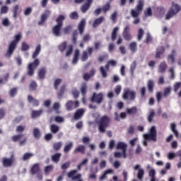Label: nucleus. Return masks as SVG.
Segmentation results:
<instances>
[{"label":"nucleus","mask_w":181,"mask_h":181,"mask_svg":"<svg viewBox=\"0 0 181 181\" xmlns=\"http://www.w3.org/2000/svg\"><path fill=\"white\" fill-rule=\"evenodd\" d=\"M93 0H86V3L81 7V11L83 13H86L90 9Z\"/></svg>","instance_id":"obj_17"},{"label":"nucleus","mask_w":181,"mask_h":181,"mask_svg":"<svg viewBox=\"0 0 181 181\" xmlns=\"http://www.w3.org/2000/svg\"><path fill=\"white\" fill-rule=\"evenodd\" d=\"M90 103H95V104H97L98 105H100V104H103L104 102V93L102 92H100L98 93H93L90 98Z\"/></svg>","instance_id":"obj_5"},{"label":"nucleus","mask_w":181,"mask_h":181,"mask_svg":"<svg viewBox=\"0 0 181 181\" xmlns=\"http://www.w3.org/2000/svg\"><path fill=\"white\" fill-rule=\"evenodd\" d=\"M37 76L40 80H44L46 77V68H41L38 71Z\"/></svg>","instance_id":"obj_27"},{"label":"nucleus","mask_w":181,"mask_h":181,"mask_svg":"<svg viewBox=\"0 0 181 181\" xmlns=\"http://www.w3.org/2000/svg\"><path fill=\"white\" fill-rule=\"evenodd\" d=\"M19 11V5H16L13 7V18H18V11Z\"/></svg>","instance_id":"obj_45"},{"label":"nucleus","mask_w":181,"mask_h":181,"mask_svg":"<svg viewBox=\"0 0 181 181\" xmlns=\"http://www.w3.org/2000/svg\"><path fill=\"white\" fill-rule=\"evenodd\" d=\"M144 0H139L136 6V10L132 9L131 11V15L132 18H138L141 12L144 10Z\"/></svg>","instance_id":"obj_6"},{"label":"nucleus","mask_w":181,"mask_h":181,"mask_svg":"<svg viewBox=\"0 0 181 181\" xmlns=\"http://www.w3.org/2000/svg\"><path fill=\"white\" fill-rule=\"evenodd\" d=\"M64 91H66V85H62L60 87L59 92L57 93L58 98H62V97H63V94H64Z\"/></svg>","instance_id":"obj_41"},{"label":"nucleus","mask_w":181,"mask_h":181,"mask_svg":"<svg viewBox=\"0 0 181 181\" xmlns=\"http://www.w3.org/2000/svg\"><path fill=\"white\" fill-rule=\"evenodd\" d=\"M129 25H126L124 28L122 36L124 39V40L129 41L132 39V35H131V33H129Z\"/></svg>","instance_id":"obj_13"},{"label":"nucleus","mask_w":181,"mask_h":181,"mask_svg":"<svg viewBox=\"0 0 181 181\" xmlns=\"http://www.w3.org/2000/svg\"><path fill=\"white\" fill-rule=\"evenodd\" d=\"M138 112V108L136 107H132L127 109V113L129 115H135Z\"/></svg>","instance_id":"obj_38"},{"label":"nucleus","mask_w":181,"mask_h":181,"mask_svg":"<svg viewBox=\"0 0 181 181\" xmlns=\"http://www.w3.org/2000/svg\"><path fill=\"white\" fill-rule=\"evenodd\" d=\"M170 128H171L172 132H173L176 138H179V132H177V130L176 129V124L171 123Z\"/></svg>","instance_id":"obj_39"},{"label":"nucleus","mask_w":181,"mask_h":181,"mask_svg":"<svg viewBox=\"0 0 181 181\" xmlns=\"http://www.w3.org/2000/svg\"><path fill=\"white\" fill-rule=\"evenodd\" d=\"M166 69H168L166 62H161L158 67V73H165V71H166Z\"/></svg>","instance_id":"obj_33"},{"label":"nucleus","mask_w":181,"mask_h":181,"mask_svg":"<svg viewBox=\"0 0 181 181\" xmlns=\"http://www.w3.org/2000/svg\"><path fill=\"white\" fill-rule=\"evenodd\" d=\"M60 158H62V153H57L52 156V160L55 163H59V161L60 160Z\"/></svg>","instance_id":"obj_34"},{"label":"nucleus","mask_w":181,"mask_h":181,"mask_svg":"<svg viewBox=\"0 0 181 181\" xmlns=\"http://www.w3.org/2000/svg\"><path fill=\"white\" fill-rule=\"evenodd\" d=\"M1 25H3V26H5L6 28H8V26L11 25V22L9 21V19L4 18L1 22Z\"/></svg>","instance_id":"obj_59"},{"label":"nucleus","mask_w":181,"mask_h":181,"mask_svg":"<svg viewBox=\"0 0 181 181\" xmlns=\"http://www.w3.org/2000/svg\"><path fill=\"white\" fill-rule=\"evenodd\" d=\"M128 148V145L122 141H119L117 144L116 149H120L122 152H123V155L125 156V153H127V148Z\"/></svg>","instance_id":"obj_18"},{"label":"nucleus","mask_w":181,"mask_h":181,"mask_svg":"<svg viewBox=\"0 0 181 181\" xmlns=\"http://www.w3.org/2000/svg\"><path fill=\"white\" fill-rule=\"evenodd\" d=\"M60 84H62V79H60V78L56 79L54 83V90H58L59 86H60Z\"/></svg>","instance_id":"obj_55"},{"label":"nucleus","mask_w":181,"mask_h":181,"mask_svg":"<svg viewBox=\"0 0 181 181\" xmlns=\"http://www.w3.org/2000/svg\"><path fill=\"white\" fill-rule=\"evenodd\" d=\"M21 39H22V34L21 33L14 36V40L8 45V49L5 54L6 57H11L13 54V52H15V49H16L18 43L21 42Z\"/></svg>","instance_id":"obj_3"},{"label":"nucleus","mask_w":181,"mask_h":181,"mask_svg":"<svg viewBox=\"0 0 181 181\" xmlns=\"http://www.w3.org/2000/svg\"><path fill=\"white\" fill-rule=\"evenodd\" d=\"M147 88H148V93H150V94H152V93H153V90L155 88V81L153 80L150 79L148 81Z\"/></svg>","instance_id":"obj_22"},{"label":"nucleus","mask_w":181,"mask_h":181,"mask_svg":"<svg viewBox=\"0 0 181 181\" xmlns=\"http://www.w3.org/2000/svg\"><path fill=\"white\" fill-rule=\"evenodd\" d=\"M152 42V35H151V33H147L145 43L148 45V43H151Z\"/></svg>","instance_id":"obj_60"},{"label":"nucleus","mask_w":181,"mask_h":181,"mask_svg":"<svg viewBox=\"0 0 181 181\" xmlns=\"http://www.w3.org/2000/svg\"><path fill=\"white\" fill-rule=\"evenodd\" d=\"M23 136V134H18V135H14L12 136V141L13 142H18V141H20L21 138Z\"/></svg>","instance_id":"obj_57"},{"label":"nucleus","mask_w":181,"mask_h":181,"mask_svg":"<svg viewBox=\"0 0 181 181\" xmlns=\"http://www.w3.org/2000/svg\"><path fill=\"white\" fill-rule=\"evenodd\" d=\"M66 20V17L63 15H59L55 20L57 25L52 28V35L59 37L62 36V29H63V22Z\"/></svg>","instance_id":"obj_1"},{"label":"nucleus","mask_w":181,"mask_h":181,"mask_svg":"<svg viewBox=\"0 0 181 181\" xmlns=\"http://www.w3.org/2000/svg\"><path fill=\"white\" fill-rule=\"evenodd\" d=\"M122 97L124 101H134L136 98V92L129 88H126L123 90Z\"/></svg>","instance_id":"obj_4"},{"label":"nucleus","mask_w":181,"mask_h":181,"mask_svg":"<svg viewBox=\"0 0 181 181\" xmlns=\"http://www.w3.org/2000/svg\"><path fill=\"white\" fill-rule=\"evenodd\" d=\"M50 132L52 134H57L60 131V127L57 124H51L49 127Z\"/></svg>","instance_id":"obj_37"},{"label":"nucleus","mask_w":181,"mask_h":181,"mask_svg":"<svg viewBox=\"0 0 181 181\" xmlns=\"http://www.w3.org/2000/svg\"><path fill=\"white\" fill-rule=\"evenodd\" d=\"M62 146H63V144L61 141L57 142L53 144V149L54 151L57 152V151H60V148H62Z\"/></svg>","instance_id":"obj_46"},{"label":"nucleus","mask_w":181,"mask_h":181,"mask_svg":"<svg viewBox=\"0 0 181 181\" xmlns=\"http://www.w3.org/2000/svg\"><path fill=\"white\" fill-rule=\"evenodd\" d=\"M88 88V86H87V83H83L81 86V93L83 95V97H86L87 95V90Z\"/></svg>","instance_id":"obj_29"},{"label":"nucleus","mask_w":181,"mask_h":181,"mask_svg":"<svg viewBox=\"0 0 181 181\" xmlns=\"http://www.w3.org/2000/svg\"><path fill=\"white\" fill-rule=\"evenodd\" d=\"M43 114V110L40 109L39 110H33L31 112V118H39L40 115Z\"/></svg>","instance_id":"obj_26"},{"label":"nucleus","mask_w":181,"mask_h":181,"mask_svg":"<svg viewBox=\"0 0 181 181\" xmlns=\"http://www.w3.org/2000/svg\"><path fill=\"white\" fill-rule=\"evenodd\" d=\"M8 94H9L10 97L13 98V97H15V95H16V94H18V88L15 87V88L10 89Z\"/></svg>","instance_id":"obj_44"},{"label":"nucleus","mask_w":181,"mask_h":181,"mask_svg":"<svg viewBox=\"0 0 181 181\" xmlns=\"http://www.w3.org/2000/svg\"><path fill=\"white\" fill-rule=\"evenodd\" d=\"M144 175H145V172L144 171V170L139 168L137 173L138 179H139V180H142V179H144Z\"/></svg>","instance_id":"obj_51"},{"label":"nucleus","mask_w":181,"mask_h":181,"mask_svg":"<svg viewBox=\"0 0 181 181\" xmlns=\"http://www.w3.org/2000/svg\"><path fill=\"white\" fill-rule=\"evenodd\" d=\"M29 45H28V43L23 42H22V45H21V50H23V52H26V50H29Z\"/></svg>","instance_id":"obj_58"},{"label":"nucleus","mask_w":181,"mask_h":181,"mask_svg":"<svg viewBox=\"0 0 181 181\" xmlns=\"http://www.w3.org/2000/svg\"><path fill=\"white\" fill-rule=\"evenodd\" d=\"M153 117H155V111L153 110H151L148 116V122H152V121H153Z\"/></svg>","instance_id":"obj_52"},{"label":"nucleus","mask_w":181,"mask_h":181,"mask_svg":"<svg viewBox=\"0 0 181 181\" xmlns=\"http://www.w3.org/2000/svg\"><path fill=\"white\" fill-rule=\"evenodd\" d=\"M98 125V131L100 134L105 133V131L108 127H110V124H111V118L107 115H103L98 119L97 122Z\"/></svg>","instance_id":"obj_2"},{"label":"nucleus","mask_w":181,"mask_h":181,"mask_svg":"<svg viewBox=\"0 0 181 181\" xmlns=\"http://www.w3.org/2000/svg\"><path fill=\"white\" fill-rule=\"evenodd\" d=\"M179 12H180V6L175 4V3H173L172 7L170 8V9L168 11L165 16V19L168 21V19H170V18H173V16L179 13Z\"/></svg>","instance_id":"obj_7"},{"label":"nucleus","mask_w":181,"mask_h":181,"mask_svg":"<svg viewBox=\"0 0 181 181\" xmlns=\"http://www.w3.org/2000/svg\"><path fill=\"white\" fill-rule=\"evenodd\" d=\"M81 153L82 155H84L86 153V146L83 145H79L74 151V153Z\"/></svg>","instance_id":"obj_30"},{"label":"nucleus","mask_w":181,"mask_h":181,"mask_svg":"<svg viewBox=\"0 0 181 181\" xmlns=\"http://www.w3.org/2000/svg\"><path fill=\"white\" fill-rule=\"evenodd\" d=\"M73 148V142H69L67 143L64 148V153H69L70 151Z\"/></svg>","instance_id":"obj_35"},{"label":"nucleus","mask_w":181,"mask_h":181,"mask_svg":"<svg viewBox=\"0 0 181 181\" xmlns=\"http://www.w3.org/2000/svg\"><path fill=\"white\" fill-rule=\"evenodd\" d=\"M27 100L30 104L33 105V107H39V101L31 95H28Z\"/></svg>","instance_id":"obj_19"},{"label":"nucleus","mask_w":181,"mask_h":181,"mask_svg":"<svg viewBox=\"0 0 181 181\" xmlns=\"http://www.w3.org/2000/svg\"><path fill=\"white\" fill-rule=\"evenodd\" d=\"M105 19L104 16L95 18L93 23V28H98L99 25H101L104 22Z\"/></svg>","instance_id":"obj_24"},{"label":"nucleus","mask_w":181,"mask_h":181,"mask_svg":"<svg viewBox=\"0 0 181 181\" xmlns=\"http://www.w3.org/2000/svg\"><path fill=\"white\" fill-rule=\"evenodd\" d=\"M144 141H153L156 142V127L155 126L151 127L148 134H144Z\"/></svg>","instance_id":"obj_8"},{"label":"nucleus","mask_w":181,"mask_h":181,"mask_svg":"<svg viewBox=\"0 0 181 181\" xmlns=\"http://www.w3.org/2000/svg\"><path fill=\"white\" fill-rule=\"evenodd\" d=\"M71 25H67L63 28V32L64 35H69L71 32Z\"/></svg>","instance_id":"obj_56"},{"label":"nucleus","mask_w":181,"mask_h":181,"mask_svg":"<svg viewBox=\"0 0 181 181\" xmlns=\"http://www.w3.org/2000/svg\"><path fill=\"white\" fill-rule=\"evenodd\" d=\"M100 74H102V77H103V78H107V71H105V69H104V66H100Z\"/></svg>","instance_id":"obj_61"},{"label":"nucleus","mask_w":181,"mask_h":181,"mask_svg":"<svg viewBox=\"0 0 181 181\" xmlns=\"http://www.w3.org/2000/svg\"><path fill=\"white\" fill-rule=\"evenodd\" d=\"M78 35V33L76 31V30H74L72 33V42L74 45H76L77 43V36Z\"/></svg>","instance_id":"obj_49"},{"label":"nucleus","mask_w":181,"mask_h":181,"mask_svg":"<svg viewBox=\"0 0 181 181\" xmlns=\"http://www.w3.org/2000/svg\"><path fill=\"white\" fill-rule=\"evenodd\" d=\"M129 49H130L132 53H136V51L138 50V45L135 42H132L129 45Z\"/></svg>","instance_id":"obj_31"},{"label":"nucleus","mask_w":181,"mask_h":181,"mask_svg":"<svg viewBox=\"0 0 181 181\" xmlns=\"http://www.w3.org/2000/svg\"><path fill=\"white\" fill-rule=\"evenodd\" d=\"M72 95H74V98H78L80 95V92L77 90L76 88L72 90Z\"/></svg>","instance_id":"obj_63"},{"label":"nucleus","mask_w":181,"mask_h":181,"mask_svg":"<svg viewBox=\"0 0 181 181\" xmlns=\"http://www.w3.org/2000/svg\"><path fill=\"white\" fill-rule=\"evenodd\" d=\"M8 11H9V7H8L7 6H3L1 7L0 13H1V15H4L5 13H8Z\"/></svg>","instance_id":"obj_54"},{"label":"nucleus","mask_w":181,"mask_h":181,"mask_svg":"<svg viewBox=\"0 0 181 181\" xmlns=\"http://www.w3.org/2000/svg\"><path fill=\"white\" fill-rule=\"evenodd\" d=\"M52 170H53L52 165L46 166L45 168V175H49V173H50V172H52Z\"/></svg>","instance_id":"obj_62"},{"label":"nucleus","mask_w":181,"mask_h":181,"mask_svg":"<svg viewBox=\"0 0 181 181\" xmlns=\"http://www.w3.org/2000/svg\"><path fill=\"white\" fill-rule=\"evenodd\" d=\"M144 35H145V31H144V29L139 28L137 32V40H139V42L142 40Z\"/></svg>","instance_id":"obj_40"},{"label":"nucleus","mask_w":181,"mask_h":181,"mask_svg":"<svg viewBox=\"0 0 181 181\" xmlns=\"http://www.w3.org/2000/svg\"><path fill=\"white\" fill-rule=\"evenodd\" d=\"M93 47H87V51H83L82 52V56H81V60L83 62H86L88 59V56H92L93 55Z\"/></svg>","instance_id":"obj_12"},{"label":"nucleus","mask_w":181,"mask_h":181,"mask_svg":"<svg viewBox=\"0 0 181 181\" xmlns=\"http://www.w3.org/2000/svg\"><path fill=\"white\" fill-rule=\"evenodd\" d=\"M41 50H42V47L40 46V45H38L36 47L35 52L33 53L32 58L36 59L37 56H39V53H40Z\"/></svg>","instance_id":"obj_36"},{"label":"nucleus","mask_w":181,"mask_h":181,"mask_svg":"<svg viewBox=\"0 0 181 181\" xmlns=\"http://www.w3.org/2000/svg\"><path fill=\"white\" fill-rule=\"evenodd\" d=\"M79 105L80 103L78 100H69L66 103L65 107L67 111H73V110L78 108Z\"/></svg>","instance_id":"obj_11"},{"label":"nucleus","mask_w":181,"mask_h":181,"mask_svg":"<svg viewBox=\"0 0 181 181\" xmlns=\"http://www.w3.org/2000/svg\"><path fill=\"white\" fill-rule=\"evenodd\" d=\"M69 18L73 21H77V19H78V13L77 11L71 12L69 15Z\"/></svg>","instance_id":"obj_48"},{"label":"nucleus","mask_w":181,"mask_h":181,"mask_svg":"<svg viewBox=\"0 0 181 181\" xmlns=\"http://www.w3.org/2000/svg\"><path fill=\"white\" fill-rule=\"evenodd\" d=\"M165 53V47L160 46L156 49L155 57L156 59H160V56Z\"/></svg>","instance_id":"obj_23"},{"label":"nucleus","mask_w":181,"mask_h":181,"mask_svg":"<svg viewBox=\"0 0 181 181\" xmlns=\"http://www.w3.org/2000/svg\"><path fill=\"white\" fill-rule=\"evenodd\" d=\"M84 29H86V20L82 19L78 25V30H79L80 35L84 33Z\"/></svg>","instance_id":"obj_20"},{"label":"nucleus","mask_w":181,"mask_h":181,"mask_svg":"<svg viewBox=\"0 0 181 181\" xmlns=\"http://www.w3.org/2000/svg\"><path fill=\"white\" fill-rule=\"evenodd\" d=\"M66 47H67V42L66 41H64L62 43H61L58 46V49H59V52H61L62 53V52H64V50H66Z\"/></svg>","instance_id":"obj_42"},{"label":"nucleus","mask_w":181,"mask_h":181,"mask_svg":"<svg viewBox=\"0 0 181 181\" xmlns=\"http://www.w3.org/2000/svg\"><path fill=\"white\" fill-rule=\"evenodd\" d=\"M50 16V11L46 10L44 13L41 15L40 21H38L39 26H42L46 21H47V18Z\"/></svg>","instance_id":"obj_15"},{"label":"nucleus","mask_w":181,"mask_h":181,"mask_svg":"<svg viewBox=\"0 0 181 181\" xmlns=\"http://www.w3.org/2000/svg\"><path fill=\"white\" fill-rule=\"evenodd\" d=\"M30 91H36V88H37V83L36 81H32L29 86Z\"/></svg>","instance_id":"obj_43"},{"label":"nucleus","mask_w":181,"mask_h":181,"mask_svg":"<svg viewBox=\"0 0 181 181\" xmlns=\"http://www.w3.org/2000/svg\"><path fill=\"white\" fill-rule=\"evenodd\" d=\"M30 173L31 175H36L37 173H40V165H39V163H35L31 169H30Z\"/></svg>","instance_id":"obj_21"},{"label":"nucleus","mask_w":181,"mask_h":181,"mask_svg":"<svg viewBox=\"0 0 181 181\" xmlns=\"http://www.w3.org/2000/svg\"><path fill=\"white\" fill-rule=\"evenodd\" d=\"M145 16H151L152 15V8L151 7H148L146 8V11H144Z\"/></svg>","instance_id":"obj_64"},{"label":"nucleus","mask_w":181,"mask_h":181,"mask_svg":"<svg viewBox=\"0 0 181 181\" xmlns=\"http://www.w3.org/2000/svg\"><path fill=\"white\" fill-rule=\"evenodd\" d=\"M33 135L35 139H40L42 136V133L40 132V129L37 128H34L33 130Z\"/></svg>","instance_id":"obj_28"},{"label":"nucleus","mask_w":181,"mask_h":181,"mask_svg":"<svg viewBox=\"0 0 181 181\" xmlns=\"http://www.w3.org/2000/svg\"><path fill=\"white\" fill-rule=\"evenodd\" d=\"M39 64H40L39 59H35L33 62L30 63L28 66L27 74L32 77L35 74V70L37 69Z\"/></svg>","instance_id":"obj_9"},{"label":"nucleus","mask_w":181,"mask_h":181,"mask_svg":"<svg viewBox=\"0 0 181 181\" xmlns=\"http://www.w3.org/2000/svg\"><path fill=\"white\" fill-rule=\"evenodd\" d=\"M118 30H119V28L118 27H115L113 28L111 34L112 42H115V40L117 39V35H118Z\"/></svg>","instance_id":"obj_32"},{"label":"nucleus","mask_w":181,"mask_h":181,"mask_svg":"<svg viewBox=\"0 0 181 181\" xmlns=\"http://www.w3.org/2000/svg\"><path fill=\"white\" fill-rule=\"evenodd\" d=\"M172 93V87L171 86H168L164 88L162 97L163 98H168L169 95Z\"/></svg>","instance_id":"obj_25"},{"label":"nucleus","mask_w":181,"mask_h":181,"mask_svg":"<svg viewBox=\"0 0 181 181\" xmlns=\"http://www.w3.org/2000/svg\"><path fill=\"white\" fill-rule=\"evenodd\" d=\"M76 173L77 170H71L67 173V177L69 179H72V180H78V179H81V174H78L76 175Z\"/></svg>","instance_id":"obj_14"},{"label":"nucleus","mask_w":181,"mask_h":181,"mask_svg":"<svg viewBox=\"0 0 181 181\" xmlns=\"http://www.w3.org/2000/svg\"><path fill=\"white\" fill-rule=\"evenodd\" d=\"M33 154L32 153H25L22 157V160H29L30 158H33Z\"/></svg>","instance_id":"obj_47"},{"label":"nucleus","mask_w":181,"mask_h":181,"mask_svg":"<svg viewBox=\"0 0 181 181\" xmlns=\"http://www.w3.org/2000/svg\"><path fill=\"white\" fill-rule=\"evenodd\" d=\"M16 162V158H15V155L11 154L9 158H3L1 160L2 165L4 168H11L12 165H13Z\"/></svg>","instance_id":"obj_10"},{"label":"nucleus","mask_w":181,"mask_h":181,"mask_svg":"<svg viewBox=\"0 0 181 181\" xmlns=\"http://www.w3.org/2000/svg\"><path fill=\"white\" fill-rule=\"evenodd\" d=\"M140 94L141 98H145V97H146V88H145V86L140 88Z\"/></svg>","instance_id":"obj_53"},{"label":"nucleus","mask_w":181,"mask_h":181,"mask_svg":"<svg viewBox=\"0 0 181 181\" xmlns=\"http://www.w3.org/2000/svg\"><path fill=\"white\" fill-rule=\"evenodd\" d=\"M101 9H102V12L107 13V12H108V11L111 9V5H110V4L107 3L105 5H104Z\"/></svg>","instance_id":"obj_50"},{"label":"nucleus","mask_w":181,"mask_h":181,"mask_svg":"<svg viewBox=\"0 0 181 181\" xmlns=\"http://www.w3.org/2000/svg\"><path fill=\"white\" fill-rule=\"evenodd\" d=\"M84 112H86V110L83 108L78 109L74 115V119L75 121L81 119V118H83Z\"/></svg>","instance_id":"obj_16"}]
</instances>
